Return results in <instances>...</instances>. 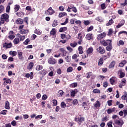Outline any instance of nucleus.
Masks as SVG:
<instances>
[{
    "instance_id": "obj_1",
    "label": "nucleus",
    "mask_w": 127,
    "mask_h": 127,
    "mask_svg": "<svg viewBox=\"0 0 127 127\" xmlns=\"http://www.w3.org/2000/svg\"><path fill=\"white\" fill-rule=\"evenodd\" d=\"M9 16L6 13L3 14L1 17H0V19L1 20L2 23L4 22H8L9 21V20L8 19Z\"/></svg>"
},
{
    "instance_id": "obj_2",
    "label": "nucleus",
    "mask_w": 127,
    "mask_h": 127,
    "mask_svg": "<svg viewBox=\"0 0 127 127\" xmlns=\"http://www.w3.org/2000/svg\"><path fill=\"white\" fill-rule=\"evenodd\" d=\"M124 125V121L123 120H114V127H122Z\"/></svg>"
},
{
    "instance_id": "obj_3",
    "label": "nucleus",
    "mask_w": 127,
    "mask_h": 127,
    "mask_svg": "<svg viewBox=\"0 0 127 127\" xmlns=\"http://www.w3.org/2000/svg\"><path fill=\"white\" fill-rule=\"evenodd\" d=\"M53 13H55V11L52 9V7H49L48 10L45 11V14L46 15H52Z\"/></svg>"
},
{
    "instance_id": "obj_4",
    "label": "nucleus",
    "mask_w": 127,
    "mask_h": 127,
    "mask_svg": "<svg viewBox=\"0 0 127 127\" xmlns=\"http://www.w3.org/2000/svg\"><path fill=\"white\" fill-rule=\"evenodd\" d=\"M118 75L119 78H124V77L126 76V73L125 71H124V70L120 69L118 72Z\"/></svg>"
},
{
    "instance_id": "obj_5",
    "label": "nucleus",
    "mask_w": 127,
    "mask_h": 127,
    "mask_svg": "<svg viewBox=\"0 0 127 127\" xmlns=\"http://www.w3.org/2000/svg\"><path fill=\"white\" fill-rule=\"evenodd\" d=\"M97 52L98 53H100V54H104L105 52H106V50L105 49L101 46L98 47V48L96 49Z\"/></svg>"
},
{
    "instance_id": "obj_6",
    "label": "nucleus",
    "mask_w": 127,
    "mask_h": 127,
    "mask_svg": "<svg viewBox=\"0 0 127 127\" xmlns=\"http://www.w3.org/2000/svg\"><path fill=\"white\" fill-rule=\"evenodd\" d=\"M82 34L79 33L78 34L77 39H78V42H77L78 44L81 45L82 44V42H83V37L82 36Z\"/></svg>"
},
{
    "instance_id": "obj_7",
    "label": "nucleus",
    "mask_w": 127,
    "mask_h": 127,
    "mask_svg": "<svg viewBox=\"0 0 127 127\" xmlns=\"http://www.w3.org/2000/svg\"><path fill=\"white\" fill-rule=\"evenodd\" d=\"M117 80V77L113 76L110 79V84H111V85H116Z\"/></svg>"
},
{
    "instance_id": "obj_8",
    "label": "nucleus",
    "mask_w": 127,
    "mask_h": 127,
    "mask_svg": "<svg viewBox=\"0 0 127 127\" xmlns=\"http://www.w3.org/2000/svg\"><path fill=\"white\" fill-rule=\"evenodd\" d=\"M3 80L4 81L3 82L4 86H6L7 84H11V80L10 79L4 78Z\"/></svg>"
},
{
    "instance_id": "obj_9",
    "label": "nucleus",
    "mask_w": 127,
    "mask_h": 127,
    "mask_svg": "<svg viewBox=\"0 0 127 127\" xmlns=\"http://www.w3.org/2000/svg\"><path fill=\"white\" fill-rule=\"evenodd\" d=\"M14 37H15V36L14 35V33L12 31H10L9 32L8 38H9V39H10L11 40H12V39H13Z\"/></svg>"
},
{
    "instance_id": "obj_10",
    "label": "nucleus",
    "mask_w": 127,
    "mask_h": 127,
    "mask_svg": "<svg viewBox=\"0 0 127 127\" xmlns=\"http://www.w3.org/2000/svg\"><path fill=\"white\" fill-rule=\"evenodd\" d=\"M12 46L11 43H5L3 44V47L4 48H10Z\"/></svg>"
},
{
    "instance_id": "obj_11",
    "label": "nucleus",
    "mask_w": 127,
    "mask_h": 127,
    "mask_svg": "<svg viewBox=\"0 0 127 127\" xmlns=\"http://www.w3.org/2000/svg\"><path fill=\"white\" fill-rule=\"evenodd\" d=\"M126 84H127V80L125 79H123L121 81L120 84L119 85V88H123V86H125Z\"/></svg>"
},
{
    "instance_id": "obj_12",
    "label": "nucleus",
    "mask_w": 127,
    "mask_h": 127,
    "mask_svg": "<svg viewBox=\"0 0 127 127\" xmlns=\"http://www.w3.org/2000/svg\"><path fill=\"white\" fill-rule=\"evenodd\" d=\"M17 54H18V57L20 60H23V56H22V54H23V53L20 51H17Z\"/></svg>"
},
{
    "instance_id": "obj_13",
    "label": "nucleus",
    "mask_w": 127,
    "mask_h": 127,
    "mask_svg": "<svg viewBox=\"0 0 127 127\" xmlns=\"http://www.w3.org/2000/svg\"><path fill=\"white\" fill-rule=\"evenodd\" d=\"M48 62L49 64H51V65H54V64H56V60L54 59L50 58L48 60Z\"/></svg>"
},
{
    "instance_id": "obj_14",
    "label": "nucleus",
    "mask_w": 127,
    "mask_h": 127,
    "mask_svg": "<svg viewBox=\"0 0 127 127\" xmlns=\"http://www.w3.org/2000/svg\"><path fill=\"white\" fill-rule=\"evenodd\" d=\"M106 36L105 33L103 32L101 33L100 34L98 35L97 39L98 40H101V39H102V38H104Z\"/></svg>"
},
{
    "instance_id": "obj_15",
    "label": "nucleus",
    "mask_w": 127,
    "mask_h": 127,
    "mask_svg": "<svg viewBox=\"0 0 127 127\" xmlns=\"http://www.w3.org/2000/svg\"><path fill=\"white\" fill-rule=\"evenodd\" d=\"M94 108L96 109H99L101 107V102L99 101H97L96 103L93 104Z\"/></svg>"
},
{
    "instance_id": "obj_16",
    "label": "nucleus",
    "mask_w": 127,
    "mask_h": 127,
    "mask_svg": "<svg viewBox=\"0 0 127 127\" xmlns=\"http://www.w3.org/2000/svg\"><path fill=\"white\" fill-rule=\"evenodd\" d=\"M116 112V108H109L107 110V114L108 115H110V114H112V113H114Z\"/></svg>"
},
{
    "instance_id": "obj_17",
    "label": "nucleus",
    "mask_w": 127,
    "mask_h": 127,
    "mask_svg": "<svg viewBox=\"0 0 127 127\" xmlns=\"http://www.w3.org/2000/svg\"><path fill=\"white\" fill-rule=\"evenodd\" d=\"M84 119L83 117H78V118H75L74 119V121L75 122H79V123H82V122H83Z\"/></svg>"
},
{
    "instance_id": "obj_18",
    "label": "nucleus",
    "mask_w": 127,
    "mask_h": 127,
    "mask_svg": "<svg viewBox=\"0 0 127 127\" xmlns=\"http://www.w3.org/2000/svg\"><path fill=\"white\" fill-rule=\"evenodd\" d=\"M85 38L87 40H91V39H93V35H92V34L90 33L87 34L86 35Z\"/></svg>"
},
{
    "instance_id": "obj_19",
    "label": "nucleus",
    "mask_w": 127,
    "mask_h": 127,
    "mask_svg": "<svg viewBox=\"0 0 127 127\" xmlns=\"http://www.w3.org/2000/svg\"><path fill=\"white\" fill-rule=\"evenodd\" d=\"M34 32L36 34H38V35H41V34H42V31L39 29H36L34 30Z\"/></svg>"
},
{
    "instance_id": "obj_20",
    "label": "nucleus",
    "mask_w": 127,
    "mask_h": 127,
    "mask_svg": "<svg viewBox=\"0 0 127 127\" xmlns=\"http://www.w3.org/2000/svg\"><path fill=\"white\" fill-rule=\"evenodd\" d=\"M40 75H42L43 77L44 76H45L46 74H47V71L45 69H43L42 70H41L39 72Z\"/></svg>"
},
{
    "instance_id": "obj_21",
    "label": "nucleus",
    "mask_w": 127,
    "mask_h": 127,
    "mask_svg": "<svg viewBox=\"0 0 127 127\" xmlns=\"http://www.w3.org/2000/svg\"><path fill=\"white\" fill-rule=\"evenodd\" d=\"M93 51H94V49H93V48L92 47H90L87 50L86 53L87 54H92Z\"/></svg>"
},
{
    "instance_id": "obj_22",
    "label": "nucleus",
    "mask_w": 127,
    "mask_h": 127,
    "mask_svg": "<svg viewBox=\"0 0 127 127\" xmlns=\"http://www.w3.org/2000/svg\"><path fill=\"white\" fill-rule=\"evenodd\" d=\"M15 23L17 24H22L23 23V20L21 18H18L16 20Z\"/></svg>"
},
{
    "instance_id": "obj_23",
    "label": "nucleus",
    "mask_w": 127,
    "mask_h": 127,
    "mask_svg": "<svg viewBox=\"0 0 127 127\" xmlns=\"http://www.w3.org/2000/svg\"><path fill=\"white\" fill-rule=\"evenodd\" d=\"M115 65H116V62H115V61H113L110 64L109 68L110 69H112V68H114L115 67Z\"/></svg>"
},
{
    "instance_id": "obj_24",
    "label": "nucleus",
    "mask_w": 127,
    "mask_h": 127,
    "mask_svg": "<svg viewBox=\"0 0 127 127\" xmlns=\"http://www.w3.org/2000/svg\"><path fill=\"white\" fill-rule=\"evenodd\" d=\"M124 24H125V20H122L120 22V23L117 26V28H120V27H122V26H123V25H124Z\"/></svg>"
},
{
    "instance_id": "obj_25",
    "label": "nucleus",
    "mask_w": 127,
    "mask_h": 127,
    "mask_svg": "<svg viewBox=\"0 0 127 127\" xmlns=\"http://www.w3.org/2000/svg\"><path fill=\"white\" fill-rule=\"evenodd\" d=\"M108 45H112V40H106L105 41V46Z\"/></svg>"
},
{
    "instance_id": "obj_26",
    "label": "nucleus",
    "mask_w": 127,
    "mask_h": 127,
    "mask_svg": "<svg viewBox=\"0 0 127 127\" xmlns=\"http://www.w3.org/2000/svg\"><path fill=\"white\" fill-rule=\"evenodd\" d=\"M104 64V59L103 58H101L98 61V65L101 66Z\"/></svg>"
},
{
    "instance_id": "obj_27",
    "label": "nucleus",
    "mask_w": 127,
    "mask_h": 127,
    "mask_svg": "<svg viewBox=\"0 0 127 127\" xmlns=\"http://www.w3.org/2000/svg\"><path fill=\"white\" fill-rule=\"evenodd\" d=\"M9 54H10V55H12L13 57H14V56H16V55H17V52L16 51H10L9 52Z\"/></svg>"
},
{
    "instance_id": "obj_28",
    "label": "nucleus",
    "mask_w": 127,
    "mask_h": 127,
    "mask_svg": "<svg viewBox=\"0 0 127 127\" xmlns=\"http://www.w3.org/2000/svg\"><path fill=\"white\" fill-rule=\"evenodd\" d=\"M19 42H20V41L18 38H15L13 40L14 44H18Z\"/></svg>"
},
{
    "instance_id": "obj_29",
    "label": "nucleus",
    "mask_w": 127,
    "mask_h": 127,
    "mask_svg": "<svg viewBox=\"0 0 127 127\" xmlns=\"http://www.w3.org/2000/svg\"><path fill=\"white\" fill-rule=\"evenodd\" d=\"M78 50L79 51V54H83L84 52L83 51V47L82 46H79L78 48Z\"/></svg>"
},
{
    "instance_id": "obj_30",
    "label": "nucleus",
    "mask_w": 127,
    "mask_h": 127,
    "mask_svg": "<svg viewBox=\"0 0 127 127\" xmlns=\"http://www.w3.org/2000/svg\"><path fill=\"white\" fill-rule=\"evenodd\" d=\"M127 63V61H123L121 63H120L119 66L120 67H124V66H125Z\"/></svg>"
},
{
    "instance_id": "obj_31",
    "label": "nucleus",
    "mask_w": 127,
    "mask_h": 127,
    "mask_svg": "<svg viewBox=\"0 0 127 127\" xmlns=\"http://www.w3.org/2000/svg\"><path fill=\"white\" fill-rule=\"evenodd\" d=\"M42 69H43V66L41 65H38L36 67V70H37V71H40V70H42Z\"/></svg>"
},
{
    "instance_id": "obj_32",
    "label": "nucleus",
    "mask_w": 127,
    "mask_h": 127,
    "mask_svg": "<svg viewBox=\"0 0 127 127\" xmlns=\"http://www.w3.org/2000/svg\"><path fill=\"white\" fill-rule=\"evenodd\" d=\"M20 33H21V34H26V33H28V30L22 29L20 30Z\"/></svg>"
},
{
    "instance_id": "obj_33",
    "label": "nucleus",
    "mask_w": 127,
    "mask_h": 127,
    "mask_svg": "<svg viewBox=\"0 0 127 127\" xmlns=\"http://www.w3.org/2000/svg\"><path fill=\"white\" fill-rule=\"evenodd\" d=\"M33 66H34V64L32 63V62H31L29 64L27 68L29 69V70H30V69H32V68H33Z\"/></svg>"
},
{
    "instance_id": "obj_34",
    "label": "nucleus",
    "mask_w": 127,
    "mask_h": 127,
    "mask_svg": "<svg viewBox=\"0 0 127 127\" xmlns=\"http://www.w3.org/2000/svg\"><path fill=\"white\" fill-rule=\"evenodd\" d=\"M67 30V27H63L60 28L59 31L60 32H64V31H66Z\"/></svg>"
},
{
    "instance_id": "obj_35",
    "label": "nucleus",
    "mask_w": 127,
    "mask_h": 127,
    "mask_svg": "<svg viewBox=\"0 0 127 127\" xmlns=\"http://www.w3.org/2000/svg\"><path fill=\"white\" fill-rule=\"evenodd\" d=\"M77 93V90H72L70 93V95L71 97H75V95H76Z\"/></svg>"
},
{
    "instance_id": "obj_36",
    "label": "nucleus",
    "mask_w": 127,
    "mask_h": 127,
    "mask_svg": "<svg viewBox=\"0 0 127 127\" xmlns=\"http://www.w3.org/2000/svg\"><path fill=\"white\" fill-rule=\"evenodd\" d=\"M5 109H6L7 110H9V102L8 101L5 102Z\"/></svg>"
},
{
    "instance_id": "obj_37",
    "label": "nucleus",
    "mask_w": 127,
    "mask_h": 127,
    "mask_svg": "<svg viewBox=\"0 0 127 127\" xmlns=\"http://www.w3.org/2000/svg\"><path fill=\"white\" fill-rule=\"evenodd\" d=\"M112 48H112V44H111V45H109L108 46L106 47V50H107V51H111V50H112Z\"/></svg>"
},
{
    "instance_id": "obj_38",
    "label": "nucleus",
    "mask_w": 127,
    "mask_h": 127,
    "mask_svg": "<svg viewBox=\"0 0 127 127\" xmlns=\"http://www.w3.org/2000/svg\"><path fill=\"white\" fill-rule=\"evenodd\" d=\"M20 7V6H19V5H15L14 6V11H15V12H16V11H18V10H19V8Z\"/></svg>"
},
{
    "instance_id": "obj_39",
    "label": "nucleus",
    "mask_w": 127,
    "mask_h": 127,
    "mask_svg": "<svg viewBox=\"0 0 127 127\" xmlns=\"http://www.w3.org/2000/svg\"><path fill=\"white\" fill-rule=\"evenodd\" d=\"M16 14L19 17H21V16H23V15H24V12H17Z\"/></svg>"
},
{
    "instance_id": "obj_40",
    "label": "nucleus",
    "mask_w": 127,
    "mask_h": 127,
    "mask_svg": "<svg viewBox=\"0 0 127 127\" xmlns=\"http://www.w3.org/2000/svg\"><path fill=\"white\" fill-rule=\"evenodd\" d=\"M50 34L51 35H55L56 34V30L55 28L52 29L50 32Z\"/></svg>"
},
{
    "instance_id": "obj_41",
    "label": "nucleus",
    "mask_w": 127,
    "mask_h": 127,
    "mask_svg": "<svg viewBox=\"0 0 127 127\" xmlns=\"http://www.w3.org/2000/svg\"><path fill=\"white\" fill-rule=\"evenodd\" d=\"M114 23V20L113 19H111L109 21V22L106 24L107 26H109L110 25H112V24Z\"/></svg>"
},
{
    "instance_id": "obj_42",
    "label": "nucleus",
    "mask_w": 127,
    "mask_h": 127,
    "mask_svg": "<svg viewBox=\"0 0 127 127\" xmlns=\"http://www.w3.org/2000/svg\"><path fill=\"white\" fill-rule=\"evenodd\" d=\"M100 6H101V9L102 10L105 9V8L107 7V6H106L105 3L101 4Z\"/></svg>"
},
{
    "instance_id": "obj_43",
    "label": "nucleus",
    "mask_w": 127,
    "mask_h": 127,
    "mask_svg": "<svg viewBox=\"0 0 127 127\" xmlns=\"http://www.w3.org/2000/svg\"><path fill=\"white\" fill-rule=\"evenodd\" d=\"M61 107L62 109H65L66 108V104H65V102H62L61 104Z\"/></svg>"
},
{
    "instance_id": "obj_44",
    "label": "nucleus",
    "mask_w": 127,
    "mask_h": 127,
    "mask_svg": "<svg viewBox=\"0 0 127 127\" xmlns=\"http://www.w3.org/2000/svg\"><path fill=\"white\" fill-rule=\"evenodd\" d=\"M57 25H58V22H57V20H54L52 24L53 27H56Z\"/></svg>"
},
{
    "instance_id": "obj_45",
    "label": "nucleus",
    "mask_w": 127,
    "mask_h": 127,
    "mask_svg": "<svg viewBox=\"0 0 127 127\" xmlns=\"http://www.w3.org/2000/svg\"><path fill=\"white\" fill-rule=\"evenodd\" d=\"M122 100H125L127 103V93H126L122 96Z\"/></svg>"
},
{
    "instance_id": "obj_46",
    "label": "nucleus",
    "mask_w": 127,
    "mask_h": 127,
    "mask_svg": "<svg viewBox=\"0 0 127 127\" xmlns=\"http://www.w3.org/2000/svg\"><path fill=\"white\" fill-rule=\"evenodd\" d=\"M72 71H73V67H72V66H69L66 69L67 73H70V72H72Z\"/></svg>"
},
{
    "instance_id": "obj_47",
    "label": "nucleus",
    "mask_w": 127,
    "mask_h": 127,
    "mask_svg": "<svg viewBox=\"0 0 127 127\" xmlns=\"http://www.w3.org/2000/svg\"><path fill=\"white\" fill-rule=\"evenodd\" d=\"M125 45V42L123 40H120L119 41V43L118 44V46H121V45L123 46V45Z\"/></svg>"
},
{
    "instance_id": "obj_48",
    "label": "nucleus",
    "mask_w": 127,
    "mask_h": 127,
    "mask_svg": "<svg viewBox=\"0 0 127 127\" xmlns=\"http://www.w3.org/2000/svg\"><path fill=\"white\" fill-rule=\"evenodd\" d=\"M65 61L66 62H70V61H71V57L70 56H66L65 58Z\"/></svg>"
},
{
    "instance_id": "obj_49",
    "label": "nucleus",
    "mask_w": 127,
    "mask_h": 127,
    "mask_svg": "<svg viewBox=\"0 0 127 127\" xmlns=\"http://www.w3.org/2000/svg\"><path fill=\"white\" fill-rule=\"evenodd\" d=\"M78 45V44H77V43H76L75 42H74L73 43H71L70 44V46H71V47H73V48H75V47Z\"/></svg>"
},
{
    "instance_id": "obj_50",
    "label": "nucleus",
    "mask_w": 127,
    "mask_h": 127,
    "mask_svg": "<svg viewBox=\"0 0 127 127\" xmlns=\"http://www.w3.org/2000/svg\"><path fill=\"white\" fill-rule=\"evenodd\" d=\"M100 44H101V45H103V46H106V40H101L100 41Z\"/></svg>"
},
{
    "instance_id": "obj_51",
    "label": "nucleus",
    "mask_w": 127,
    "mask_h": 127,
    "mask_svg": "<svg viewBox=\"0 0 127 127\" xmlns=\"http://www.w3.org/2000/svg\"><path fill=\"white\" fill-rule=\"evenodd\" d=\"M112 119L114 120V121L119 120V118L118 115H114L112 116Z\"/></svg>"
},
{
    "instance_id": "obj_52",
    "label": "nucleus",
    "mask_w": 127,
    "mask_h": 127,
    "mask_svg": "<svg viewBox=\"0 0 127 127\" xmlns=\"http://www.w3.org/2000/svg\"><path fill=\"white\" fill-rule=\"evenodd\" d=\"M93 92L94 93V94H100V93H101V91L99 89H94L93 90Z\"/></svg>"
},
{
    "instance_id": "obj_53",
    "label": "nucleus",
    "mask_w": 127,
    "mask_h": 127,
    "mask_svg": "<svg viewBox=\"0 0 127 127\" xmlns=\"http://www.w3.org/2000/svg\"><path fill=\"white\" fill-rule=\"evenodd\" d=\"M92 29H94V26H91L90 27L87 28V31L88 32H89L90 31H92Z\"/></svg>"
},
{
    "instance_id": "obj_54",
    "label": "nucleus",
    "mask_w": 127,
    "mask_h": 127,
    "mask_svg": "<svg viewBox=\"0 0 127 127\" xmlns=\"http://www.w3.org/2000/svg\"><path fill=\"white\" fill-rule=\"evenodd\" d=\"M30 41V40H29V39H27L24 42H23V44H24L25 45H27V44H28V43Z\"/></svg>"
},
{
    "instance_id": "obj_55",
    "label": "nucleus",
    "mask_w": 127,
    "mask_h": 127,
    "mask_svg": "<svg viewBox=\"0 0 127 127\" xmlns=\"http://www.w3.org/2000/svg\"><path fill=\"white\" fill-rule=\"evenodd\" d=\"M83 23L84 25H89V24H90V21H89V20H85L84 21Z\"/></svg>"
},
{
    "instance_id": "obj_56",
    "label": "nucleus",
    "mask_w": 127,
    "mask_h": 127,
    "mask_svg": "<svg viewBox=\"0 0 127 127\" xmlns=\"http://www.w3.org/2000/svg\"><path fill=\"white\" fill-rule=\"evenodd\" d=\"M75 79L77 81H81V75H77Z\"/></svg>"
},
{
    "instance_id": "obj_57",
    "label": "nucleus",
    "mask_w": 127,
    "mask_h": 127,
    "mask_svg": "<svg viewBox=\"0 0 127 127\" xmlns=\"http://www.w3.org/2000/svg\"><path fill=\"white\" fill-rule=\"evenodd\" d=\"M100 18V17H97L95 18V19L97 20V21H99V22H102L103 20Z\"/></svg>"
},
{
    "instance_id": "obj_58",
    "label": "nucleus",
    "mask_w": 127,
    "mask_h": 127,
    "mask_svg": "<svg viewBox=\"0 0 127 127\" xmlns=\"http://www.w3.org/2000/svg\"><path fill=\"white\" fill-rule=\"evenodd\" d=\"M47 95L44 94L42 96V100H43L44 101H45V100H47Z\"/></svg>"
},
{
    "instance_id": "obj_59",
    "label": "nucleus",
    "mask_w": 127,
    "mask_h": 127,
    "mask_svg": "<svg viewBox=\"0 0 127 127\" xmlns=\"http://www.w3.org/2000/svg\"><path fill=\"white\" fill-rule=\"evenodd\" d=\"M31 6H27L26 7V10H28L29 11H31L32 10Z\"/></svg>"
},
{
    "instance_id": "obj_60",
    "label": "nucleus",
    "mask_w": 127,
    "mask_h": 127,
    "mask_svg": "<svg viewBox=\"0 0 127 127\" xmlns=\"http://www.w3.org/2000/svg\"><path fill=\"white\" fill-rule=\"evenodd\" d=\"M6 113H7V110H2L0 114L1 115H6Z\"/></svg>"
},
{
    "instance_id": "obj_61",
    "label": "nucleus",
    "mask_w": 127,
    "mask_h": 127,
    "mask_svg": "<svg viewBox=\"0 0 127 127\" xmlns=\"http://www.w3.org/2000/svg\"><path fill=\"white\" fill-rule=\"evenodd\" d=\"M127 34V32L126 31H120L119 33V35H121V34Z\"/></svg>"
},
{
    "instance_id": "obj_62",
    "label": "nucleus",
    "mask_w": 127,
    "mask_h": 127,
    "mask_svg": "<svg viewBox=\"0 0 127 127\" xmlns=\"http://www.w3.org/2000/svg\"><path fill=\"white\" fill-rule=\"evenodd\" d=\"M113 122L111 121L107 124L108 127H113Z\"/></svg>"
},
{
    "instance_id": "obj_63",
    "label": "nucleus",
    "mask_w": 127,
    "mask_h": 127,
    "mask_svg": "<svg viewBox=\"0 0 127 127\" xmlns=\"http://www.w3.org/2000/svg\"><path fill=\"white\" fill-rule=\"evenodd\" d=\"M71 9L72 11H73V12H75L76 13V12H77V8H76V7H71Z\"/></svg>"
},
{
    "instance_id": "obj_64",
    "label": "nucleus",
    "mask_w": 127,
    "mask_h": 127,
    "mask_svg": "<svg viewBox=\"0 0 127 127\" xmlns=\"http://www.w3.org/2000/svg\"><path fill=\"white\" fill-rule=\"evenodd\" d=\"M15 119L16 121H18V120H22V116H16V117L15 118Z\"/></svg>"
}]
</instances>
